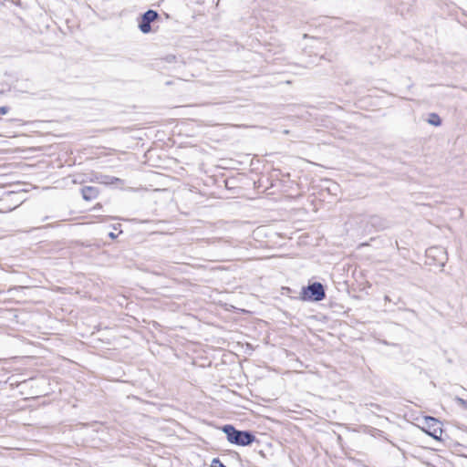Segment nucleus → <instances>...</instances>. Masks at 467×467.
Masks as SVG:
<instances>
[{
  "mask_svg": "<svg viewBox=\"0 0 467 467\" xmlns=\"http://www.w3.org/2000/svg\"><path fill=\"white\" fill-rule=\"evenodd\" d=\"M171 84H172V82H171V81H166V83H165V85H167V86H170V85H171Z\"/></svg>",
  "mask_w": 467,
  "mask_h": 467,
  "instance_id": "nucleus-14",
  "label": "nucleus"
},
{
  "mask_svg": "<svg viewBox=\"0 0 467 467\" xmlns=\"http://www.w3.org/2000/svg\"><path fill=\"white\" fill-rule=\"evenodd\" d=\"M222 431L230 443L238 446L251 445L256 440L255 435L251 431H240L232 424L223 425Z\"/></svg>",
  "mask_w": 467,
  "mask_h": 467,
  "instance_id": "nucleus-1",
  "label": "nucleus"
},
{
  "mask_svg": "<svg viewBox=\"0 0 467 467\" xmlns=\"http://www.w3.org/2000/svg\"><path fill=\"white\" fill-rule=\"evenodd\" d=\"M175 58H176L175 56L170 55V56L166 57V61L169 63H171L175 60Z\"/></svg>",
  "mask_w": 467,
  "mask_h": 467,
  "instance_id": "nucleus-12",
  "label": "nucleus"
},
{
  "mask_svg": "<svg viewBox=\"0 0 467 467\" xmlns=\"http://www.w3.org/2000/svg\"><path fill=\"white\" fill-rule=\"evenodd\" d=\"M326 297L324 285L319 282H314L302 287L301 298L306 301L319 302Z\"/></svg>",
  "mask_w": 467,
  "mask_h": 467,
  "instance_id": "nucleus-2",
  "label": "nucleus"
},
{
  "mask_svg": "<svg viewBox=\"0 0 467 467\" xmlns=\"http://www.w3.org/2000/svg\"><path fill=\"white\" fill-rule=\"evenodd\" d=\"M99 189L94 186H84L81 189V194L84 200L92 201L99 195Z\"/></svg>",
  "mask_w": 467,
  "mask_h": 467,
  "instance_id": "nucleus-6",
  "label": "nucleus"
},
{
  "mask_svg": "<svg viewBox=\"0 0 467 467\" xmlns=\"http://www.w3.org/2000/svg\"><path fill=\"white\" fill-rule=\"evenodd\" d=\"M109 237L111 238V239H115V238H117V235L114 233L110 232L109 234Z\"/></svg>",
  "mask_w": 467,
  "mask_h": 467,
  "instance_id": "nucleus-13",
  "label": "nucleus"
},
{
  "mask_svg": "<svg viewBox=\"0 0 467 467\" xmlns=\"http://www.w3.org/2000/svg\"><path fill=\"white\" fill-rule=\"evenodd\" d=\"M424 424L425 427H423L424 431L432 437L433 439L437 441H441V435H442V428L441 422L431 417V416H426L424 418Z\"/></svg>",
  "mask_w": 467,
  "mask_h": 467,
  "instance_id": "nucleus-3",
  "label": "nucleus"
},
{
  "mask_svg": "<svg viewBox=\"0 0 467 467\" xmlns=\"http://www.w3.org/2000/svg\"><path fill=\"white\" fill-rule=\"evenodd\" d=\"M370 222L373 225H379L380 229H384L387 227L386 221L380 219L379 216H372Z\"/></svg>",
  "mask_w": 467,
  "mask_h": 467,
  "instance_id": "nucleus-8",
  "label": "nucleus"
},
{
  "mask_svg": "<svg viewBox=\"0 0 467 467\" xmlns=\"http://www.w3.org/2000/svg\"><path fill=\"white\" fill-rule=\"evenodd\" d=\"M9 107L7 106H2L0 107V114L4 115L6 114L9 111Z\"/></svg>",
  "mask_w": 467,
  "mask_h": 467,
  "instance_id": "nucleus-10",
  "label": "nucleus"
},
{
  "mask_svg": "<svg viewBox=\"0 0 467 467\" xmlns=\"http://www.w3.org/2000/svg\"><path fill=\"white\" fill-rule=\"evenodd\" d=\"M428 122L433 126H440L441 124V119L436 113H431L429 115Z\"/></svg>",
  "mask_w": 467,
  "mask_h": 467,
  "instance_id": "nucleus-7",
  "label": "nucleus"
},
{
  "mask_svg": "<svg viewBox=\"0 0 467 467\" xmlns=\"http://www.w3.org/2000/svg\"><path fill=\"white\" fill-rule=\"evenodd\" d=\"M456 402L462 407L463 409L467 410V400L462 398H456Z\"/></svg>",
  "mask_w": 467,
  "mask_h": 467,
  "instance_id": "nucleus-9",
  "label": "nucleus"
},
{
  "mask_svg": "<svg viewBox=\"0 0 467 467\" xmlns=\"http://www.w3.org/2000/svg\"><path fill=\"white\" fill-rule=\"evenodd\" d=\"M366 406L367 407H371V408H376L379 410L381 409L379 405L375 404V403H367Z\"/></svg>",
  "mask_w": 467,
  "mask_h": 467,
  "instance_id": "nucleus-11",
  "label": "nucleus"
},
{
  "mask_svg": "<svg viewBox=\"0 0 467 467\" xmlns=\"http://www.w3.org/2000/svg\"><path fill=\"white\" fill-rule=\"evenodd\" d=\"M160 15L157 11L149 9L143 13L139 19V29L143 34H149L151 31L150 24L157 21Z\"/></svg>",
  "mask_w": 467,
  "mask_h": 467,
  "instance_id": "nucleus-4",
  "label": "nucleus"
},
{
  "mask_svg": "<svg viewBox=\"0 0 467 467\" xmlns=\"http://www.w3.org/2000/svg\"><path fill=\"white\" fill-rule=\"evenodd\" d=\"M93 176H94V180L97 182L101 183V184H105V185H113V184L123 185L124 184V181L122 179H119L118 177L111 176V175L103 174L101 172H96V173H94Z\"/></svg>",
  "mask_w": 467,
  "mask_h": 467,
  "instance_id": "nucleus-5",
  "label": "nucleus"
}]
</instances>
